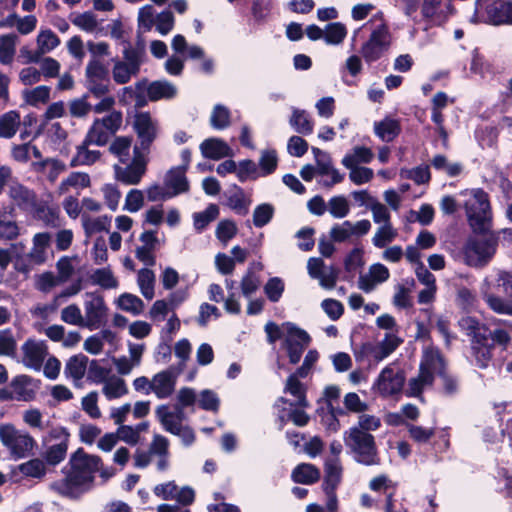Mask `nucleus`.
<instances>
[{"instance_id":"nucleus-16","label":"nucleus","mask_w":512,"mask_h":512,"mask_svg":"<svg viewBox=\"0 0 512 512\" xmlns=\"http://www.w3.org/2000/svg\"><path fill=\"white\" fill-rule=\"evenodd\" d=\"M177 375L174 366L154 375L150 388L157 398L165 399L174 392Z\"/></svg>"},{"instance_id":"nucleus-24","label":"nucleus","mask_w":512,"mask_h":512,"mask_svg":"<svg viewBox=\"0 0 512 512\" xmlns=\"http://www.w3.org/2000/svg\"><path fill=\"white\" fill-rule=\"evenodd\" d=\"M145 88L147 90V97L152 102L161 99H172L177 94L176 87L166 80L153 81Z\"/></svg>"},{"instance_id":"nucleus-63","label":"nucleus","mask_w":512,"mask_h":512,"mask_svg":"<svg viewBox=\"0 0 512 512\" xmlns=\"http://www.w3.org/2000/svg\"><path fill=\"white\" fill-rule=\"evenodd\" d=\"M308 142L300 136L293 135L287 144L288 153L294 157H302L308 151Z\"/></svg>"},{"instance_id":"nucleus-1","label":"nucleus","mask_w":512,"mask_h":512,"mask_svg":"<svg viewBox=\"0 0 512 512\" xmlns=\"http://www.w3.org/2000/svg\"><path fill=\"white\" fill-rule=\"evenodd\" d=\"M102 465L100 456L88 454L83 447H79L62 468L64 478L54 483V489L63 497L78 499L91 488L95 474Z\"/></svg>"},{"instance_id":"nucleus-60","label":"nucleus","mask_w":512,"mask_h":512,"mask_svg":"<svg viewBox=\"0 0 512 512\" xmlns=\"http://www.w3.org/2000/svg\"><path fill=\"white\" fill-rule=\"evenodd\" d=\"M199 407L205 411H218L220 407V400L217 394L209 389L201 391Z\"/></svg>"},{"instance_id":"nucleus-26","label":"nucleus","mask_w":512,"mask_h":512,"mask_svg":"<svg viewBox=\"0 0 512 512\" xmlns=\"http://www.w3.org/2000/svg\"><path fill=\"white\" fill-rule=\"evenodd\" d=\"M324 470L322 489L325 494H332L341 482L342 468L336 462L326 461Z\"/></svg>"},{"instance_id":"nucleus-62","label":"nucleus","mask_w":512,"mask_h":512,"mask_svg":"<svg viewBox=\"0 0 512 512\" xmlns=\"http://www.w3.org/2000/svg\"><path fill=\"white\" fill-rule=\"evenodd\" d=\"M88 95L74 99L69 104V112L72 117L81 118L86 116L91 110V104L87 102Z\"/></svg>"},{"instance_id":"nucleus-7","label":"nucleus","mask_w":512,"mask_h":512,"mask_svg":"<svg viewBox=\"0 0 512 512\" xmlns=\"http://www.w3.org/2000/svg\"><path fill=\"white\" fill-rule=\"evenodd\" d=\"M0 441L17 458H25L37 447L35 439L28 432H21L11 423L0 425Z\"/></svg>"},{"instance_id":"nucleus-57","label":"nucleus","mask_w":512,"mask_h":512,"mask_svg":"<svg viewBox=\"0 0 512 512\" xmlns=\"http://www.w3.org/2000/svg\"><path fill=\"white\" fill-rule=\"evenodd\" d=\"M409 436L417 443H427L435 434L434 428H424L422 426L406 423Z\"/></svg>"},{"instance_id":"nucleus-37","label":"nucleus","mask_w":512,"mask_h":512,"mask_svg":"<svg viewBox=\"0 0 512 512\" xmlns=\"http://www.w3.org/2000/svg\"><path fill=\"white\" fill-rule=\"evenodd\" d=\"M103 393L109 400L117 399L126 395L128 393V388L125 380L120 377L112 376L105 382Z\"/></svg>"},{"instance_id":"nucleus-13","label":"nucleus","mask_w":512,"mask_h":512,"mask_svg":"<svg viewBox=\"0 0 512 512\" xmlns=\"http://www.w3.org/2000/svg\"><path fill=\"white\" fill-rule=\"evenodd\" d=\"M133 128L139 139L141 148L149 152L151 145L156 139V128L152 123V118L149 112H139L135 114Z\"/></svg>"},{"instance_id":"nucleus-55","label":"nucleus","mask_w":512,"mask_h":512,"mask_svg":"<svg viewBox=\"0 0 512 512\" xmlns=\"http://www.w3.org/2000/svg\"><path fill=\"white\" fill-rule=\"evenodd\" d=\"M16 351V341L14 339L12 330L6 328L0 330V355L12 356Z\"/></svg>"},{"instance_id":"nucleus-20","label":"nucleus","mask_w":512,"mask_h":512,"mask_svg":"<svg viewBox=\"0 0 512 512\" xmlns=\"http://www.w3.org/2000/svg\"><path fill=\"white\" fill-rule=\"evenodd\" d=\"M165 185L173 189L170 192L172 197L188 192L190 185L186 177L185 167H172L166 174Z\"/></svg>"},{"instance_id":"nucleus-11","label":"nucleus","mask_w":512,"mask_h":512,"mask_svg":"<svg viewBox=\"0 0 512 512\" xmlns=\"http://www.w3.org/2000/svg\"><path fill=\"white\" fill-rule=\"evenodd\" d=\"M405 380L406 377L403 370H395L390 366H386L379 373L372 389L376 390L383 398L391 397L401 393Z\"/></svg>"},{"instance_id":"nucleus-53","label":"nucleus","mask_w":512,"mask_h":512,"mask_svg":"<svg viewBox=\"0 0 512 512\" xmlns=\"http://www.w3.org/2000/svg\"><path fill=\"white\" fill-rule=\"evenodd\" d=\"M329 212L334 218H344L348 215L350 208L344 196H334L329 202Z\"/></svg>"},{"instance_id":"nucleus-6","label":"nucleus","mask_w":512,"mask_h":512,"mask_svg":"<svg viewBox=\"0 0 512 512\" xmlns=\"http://www.w3.org/2000/svg\"><path fill=\"white\" fill-rule=\"evenodd\" d=\"M466 214L473 232H484L492 228V210L488 193L477 188L472 192V199L466 205Z\"/></svg>"},{"instance_id":"nucleus-40","label":"nucleus","mask_w":512,"mask_h":512,"mask_svg":"<svg viewBox=\"0 0 512 512\" xmlns=\"http://www.w3.org/2000/svg\"><path fill=\"white\" fill-rule=\"evenodd\" d=\"M86 78L87 82L105 80V82L109 83V70L101 61L92 59L86 66Z\"/></svg>"},{"instance_id":"nucleus-8","label":"nucleus","mask_w":512,"mask_h":512,"mask_svg":"<svg viewBox=\"0 0 512 512\" xmlns=\"http://www.w3.org/2000/svg\"><path fill=\"white\" fill-rule=\"evenodd\" d=\"M390 32L386 23L377 26L363 43L360 53L367 64L378 61L390 48Z\"/></svg>"},{"instance_id":"nucleus-14","label":"nucleus","mask_w":512,"mask_h":512,"mask_svg":"<svg viewBox=\"0 0 512 512\" xmlns=\"http://www.w3.org/2000/svg\"><path fill=\"white\" fill-rule=\"evenodd\" d=\"M487 23L499 25H512V2L507 0H494L486 5Z\"/></svg>"},{"instance_id":"nucleus-46","label":"nucleus","mask_w":512,"mask_h":512,"mask_svg":"<svg viewBox=\"0 0 512 512\" xmlns=\"http://www.w3.org/2000/svg\"><path fill=\"white\" fill-rule=\"evenodd\" d=\"M402 342L403 340L398 336L394 334H386L385 338L380 343L379 349H377L378 353L375 354V359L382 360L383 358L388 357Z\"/></svg>"},{"instance_id":"nucleus-49","label":"nucleus","mask_w":512,"mask_h":512,"mask_svg":"<svg viewBox=\"0 0 512 512\" xmlns=\"http://www.w3.org/2000/svg\"><path fill=\"white\" fill-rule=\"evenodd\" d=\"M438 377L442 381L443 392L445 395L453 396L459 391L458 378L448 372L447 366L438 371Z\"/></svg>"},{"instance_id":"nucleus-31","label":"nucleus","mask_w":512,"mask_h":512,"mask_svg":"<svg viewBox=\"0 0 512 512\" xmlns=\"http://www.w3.org/2000/svg\"><path fill=\"white\" fill-rule=\"evenodd\" d=\"M420 364L438 375V371L447 366V362L439 349L428 348L424 351Z\"/></svg>"},{"instance_id":"nucleus-10","label":"nucleus","mask_w":512,"mask_h":512,"mask_svg":"<svg viewBox=\"0 0 512 512\" xmlns=\"http://www.w3.org/2000/svg\"><path fill=\"white\" fill-rule=\"evenodd\" d=\"M283 326L286 327L287 336L284 339L283 347L287 352L289 362L297 364L302 357L304 350L310 345L311 337L303 329L297 327L292 322H285Z\"/></svg>"},{"instance_id":"nucleus-58","label":"nucleus","mask_w":512,"mask_h":512,"mask_svg":"<svg viewBox=\"0 0 512 512\" xmlns=\"http://www.w3.org/2000/svg\"><path fill=\"white\" fill-rule=\"evenodd\" d=\"M138 74L125 62L118 61L113 67V79L117 84H126L130 81L132 75Z\"/></svg>"},{"instance_id":"nucleus-3","label":"nucleus","mask_w":512,"mask_h":512,"mask_svg":"<svg viewBox=\"0 0 512 512\" xmlns=\"http://www.w3.org/2000/svg\"><path fill=\"white\" fill-rule=\"evenodd\" d=\"M464 247L463 255L465 263L470 267L482 268L486 266L496 254L499 233L488 228L484 232H473Z\"/></svg>"},{"instance_id":"nucleus-38","label":"nucleus","mask_w":512,"mask_h":512,"mask_svg":"<svg viewBox=\"0 0 512 512\" xmlns=\"http://www.w3.org/2000/svg\"><path fill=\"white\" fill-rule=\"evenodd\" d=\"M138 285L142 295L151 300L154 297V283L155 275L154 272L148 268H142L138 272Z\"/></svg>"},{"instance_id":"nucleus-19","label":"nucleus","mask_w":512,"mask_h":512,"mask_svg":"<svg viewBox=\"0 0 512 512\" xmlns=\"http://www.w3.org/2000/svg\"><path fill=\"white\" fill-rule=\"evenodd\" d=\"M200 150L203 157L212 160H220L231 156V148L224 140L219 138H209L204 140L200 144Z\"/></svg>"},{"instance_id":"nucleus-44","label":"nucleus","mask_w":512,"mask_h":512,"mask_svg":"<svg viewBox=\"0 0 512 512\" xmlns=\"http://www.w3.org/2000/svg\"><path fill=\"white\" fill-rule=\"evenodd\" d=\"M274 211L275 209L272 204H259L253 212V224L258 228L264 227L272 220Z\"/></svg>"},{"instance_id":"nucleus-47","label":"nucleus","mask_w":512,"mask_h":512,"mask_svg":"<svg viewBox=\"0 0 512 512\" xmlns=\"http://www.w3.org/2000/svg\"><path fill=\"white\" fill-rule=\"evenodd\" d=\"M89 363L87 379L95 384H100L108 380L111 373L110 368L103 367L99 364V360L93 359Z\"/></svg>"},{"instance_id":"nucleus-25","label":"nucleus","mask_w":512,"mask_h":512,"mask_svg":"<svg viewBox=\"0 0 512 512\" xmlns=\"http://www.w3.org/2000/svg\"><path fill=\"white\" fill-rule=\"evenodd\" d=\"M89 145H91V141L83 140V142L77 146V152L70 161V167L74 168L80 165H92L100 159L101 152L98 150H89Z\"/></svg>"},{"instance_id":"nucleus-59","label":"nucleus","mask_w":512,"mask_h":512,"mask_svg":"<svg viewBox=\"0 0 512 512\" xmlns=\"http://www.w3.org/2000/svg\"><path fill=\"white\" fill-rule=\"evenodd\" d=\"M321 307L332 321H337L344 314V305L336 299H324L321 303Z\"/></svg>"},{"instance_id":"nucleus-23","label":"nucleus","mask_w":512,"mask_h":512,"mask_svg":"<svg viewBox=\"0 0 512 512\" xmlns=\"http://www.w3.org/2000/svg\"><path fill=\"white\" fill-rule=\"evenodd\" d=\"M321 473L318 467L311 463H300L292 471L293 482L312 485L319 481Z\"/></svg>"},{"instance_id":"nucleus-36","label":"nucleus","mask_w":512,"mask_h":512,"mask_svg":"<svg viewBox=\"0 0 512 512\" xmlns=\"http://www.w3.org/2000/svg\"><path fill=\"white\" fill-rule=\"evenodd\" d=\"M231 124V112L222 105L216 104L210 116V125L216 130H224Z\"/></svg>"},{"instance_id":"nucleus-39","label":"nucleus","mask_w":512,"mask_h":512,"mask_svg":"<svg viewBox=\"0 0 512 512\" xmlns=\"http://www.w3.org/2000/svg\"><path fill=\"white\" fill-rule=\"evenodd\" d=\"M17 36L5 34L0 36V63L8 65L13 61Z\"/></svg>"},{"instance_id":"nucleus-9","label":"nucleus","mask_w":512,"mask_h":512,"mask_svg":"<svg viewBox=\"0 0 512 512\" xmlns=\"http://www.w3.org/2000/svg\"><path fill=\"white\" fill-rule=\"evenodd\" d=\"M70 436L71 434L69 430L62 426L52 428L49 431L48 437H46L43 442L46 443L52 440H56L58 442L48 446L42 453V458L47 465L56 466L65 459L69 447Z\"/></svg>"},{"instance_id":"nucleus-22","label":"nucleus","mask_w":512,"mask_h":512,"mask_svg":"<svg viewBox=\"0 0 512 512\" xmlns=\"http://www.w3.org/2000/svg\"><path fill=\"white\" fill-rule=\"evenodd\" d=\"M374 132L382 141L392 142L401 134L402 127L399 120L385 117L374 123Z\"/></svg>"},{"instance_id":"nucleus-34","label":"nucleus","mask_w":512,"mask_h":512,"mask_svg":"<svg viewBox=\"0 0 512 512\" xmlns=\"http://www.w3.org/2000/svg\"><path fill=\"white\" fill-rule=\"evenodd\" d=\"M347 28L342 22H331L324 30V40L329 45L341 44L347 36Z\"/></svg>"},{"instance_id":"nucleus-50","label":"nucleus","mask_w":512,"mask_h":512,"mask_svg":"<svg viewBox=\"0 0 512 512\" xmlns=\"http://www.w3.org/2000/svg\"><path fill=\"white\" fill-rule=\"evenodd\" d=\"M240 286L242 294L245 297H250L251 294L258 290L260 286V280L259 277L251 268L247 269L246 273L244 274L241 280Z\"/></svg>"},{"instance_id":"nucleus-30","label":"nucleus","mask_w":512,"mask_h":512,"mask_svg":"<svg viewBox=\"0 0 512 512\" xmlns=\"http://www.w3.org/2000/svg\"><path fill=\"white\" fill-rule=\"evenodd\" d=\"M37 43L41 51L31 56L30 62H38L40 54L56 48L60 44V39L52 30L48 29L39 33Z\"/></svg>"},{"instance_id":"nucleus-43","label":"nucleus","mask_w":512,"mask_h":512,"mask_svg":"<svg viewBox=\"0 0 512 512\" xmlns=\"http://www.w3.org/2000/svg\"><path fill=\"white\" fill-rule=\"evenodd\" d=\"M45 464L43 458H33L20 464L19 471L27 477L41 478L46 474Z\"/></svg>"},{"instance_id":"nucleus-4","label":"nucleus","mask_w":512,"mask_h":512,"mask_svg":"<svg viewBox=\"0 0 512 512\" xmlns=\"http://www.w3.org/2000/svg\"><path fill=\"white\" fill-rule=\"evenodd\" d=\"M511 341L509 333L501 328L491 330L486 324L471 337V350L479 368L488 367L496 345L506 348Z\"/></svg>"},{"instance_id":"nucleus-41","label":"nucleus","mask_w":512,"mask_h":512,"mask_svg":"<svg viewBox=\"0 0 512 512\" xmlns=\"http://www.w3.org/2000/svg\"><path fill=\"white\" fill-rule=\"evenodd\" d=\"M259 166L262 176H268L274 173L278 166V156L275 149H265L262 151Z\"/></svg>"},{"instance_id":"nucleus-28","label":"nucleus","mask_w":512,"mask_h":512,"mask_svg":"<svg viewBox=\"0 0 512 512\" xmlns=\"http://www.w3.org/2000/svg\"><path fill=\"white\" fill-rule=\"evenodd\" d=\"M89 280L91 284L98 285L105 290L115 289L119 285L117 278L113 275L109 266L94 270L89 276Z\"/></svg>"},{"instance_id":"nucleus-12","label":"nucleus","mask_w":512,"mask_h":512,"mask_svg":"<svg viewBox=\"0 0 512 512\" xmlns=\"http://www.w3.org/2000/svg\"><path fill=\"white\" fill-rule=\"evenodd\" d=\"M87 300L84 303L85 307V326L93 331L100 328L106 322L108 307L104 301V297L97 292H87Z\"/></svg>"},{"instance_id":"nucleus-17","label":"nucleus","mask_w":512,"mask_h":512,"mask_svg":"<svg viewBox=\"0 0 512 512\" xmlns=\"http://www.w3.org/2000/svg\"><path fill=\"white\" fill-rule=\"evenodd\" d=\"M24 354V364L28 368L39 371L43 365L44 359L48 353L46 344L28 339L22 346Z\"/></svg>"},{"instance_id":"nucleus-45","label":"nucleus","mask_w":512,"mask_h":512,"mask_svg":"<svg viewBox=\"0 0 512 512\" xmlns=\"http://www.w3.org/2000/svg\"><path fill=\"white\" fill-rule=\"evenodd\" d=\"M285 290L284 281L280 277H271L264 285V293L269 301L276 303L280 300Z\"/></svg>"},{"instance_id":"nucleus-21","label":"nucleus","mask_w":512,"mask_h":512,"mask_svg":"<svg viewBox=\"0 0 512 512\" xmlns=\"http://www.w3.org/2000/svg\"><path fill=\"white\" fill-rule=\"evenodd\" d=\"M9 197L22 210L34 207L37 201L36 193L20 183L10 186Z\"/></svg>"},{"instance_id":"nucleus-64","label":"nucleus","mask_w":512,"mask_h":512,"mask_svg":"<svg viewBox=\"0 0 512 512\" xmlns=\"http://www.w3.org/2000/svg\"><path fill=\"white\" fill-rule=\"evenodd\" d=\"M395 237V233L390 224H385L380 227L374 237L372 238V242L374 246L377 248H384L389 242L393 240Z\"/></svg>"},{"instance_id":"nucleus-29","label":"nucleus","mask_w":512,"mask_h":512,"mask_svg":"<svg viewBox=\"0 0 512 512\" xmlns=\"http://www.w3.org/2000/svg\"><path fill=\"white\" fill-rule=\"evenodd\" d=\"M289 123L299 134L310 135L313 132L314 123L305 110L294 108Z\"/></svg>"},{"instance_id":"nucleus-35","label":"nucleus","mask_w":512,"mask_h":512,"mask_svg":"<svg viewBox=\"0 0 512 512\" xmlns=\"http://www.w3.org/2000/svg\"><path fill=\"white\" fill-rule=\"evenodd\" d=\"M117 306L133 315H139L144 309V302L136 295L125 292L118 297Z\"/></svg>"},{"instance_id":"nucleus-2","label":"nucleus","mask_w":512,"mask_h":512,"mask_svg":"<svg viewBox=\"0 0 512 512\" xmlns=\"http://www.w3.org/2000/svg\"><path fill=\"white\" fill-rule=\"evenodd\" d=\"M481 294L494 313L512 316V272L498 270L494 276L485 278Z\"/></svg>"},{"instance_id":"nucleus-51","label":"nucleus","mask_w":512,"mask_h":512,"mask_svg":"<svg viewBox=\"0 0 512 512\" xmlns=\"http://www.w3.org/2000/svg\"><path fill=\"white\" fill-rule=\"evenodd\" d=\"M83 226L86 234L88 235L101 231L109 232L111 227V216L103 215L94 220L84 221Z\"/></svg>"},{"instance_id":"nucleus-33","label":"nucleus","mask_w":512,"mask_h":512,"mask_svg":"<svg viewBox=\"0 0 512 512\" xmlns=\"http://www.w3.org/2000/svg\"><path fill=\"white\" fill-rule=\"evenodd\" d=\"M20 123V114L17 111H9L0 117V137L12 138Z\"/></svg>"},{"instance_id":"nucleus-27","label":"nucleus","mask_w":512,"mask_h":512,"mask_svg":"<svg viewBox=\"0 0 512 512\" xmlns=\"http://www.w3.org/2000/svg\"><path fill=\"white\" fill-rule=\"evenodd\" d=\"M89 358L82 354L71 356L65 365V374L72 377L74 380L79 381L85 376Z\"/></svg>"},{"instance_id":"nucleus-15","label":"nucleus","mask_w":512,"mask_h":512,"mask_svg":"<svg viewBox=\"0 0 512 512\" xmlns=\"http://www.w3.org/2000/svg\"><path fill=\"white\" fill-rule=\"evenodd\" d=\"M39 384L40 380L21 374L11 380L10 387L13 389L15 400L28 402L35 398Z\"/></svg>"},{"instance_id":"nucleus-48","label":"nucleus","mask_w":512,"mask_h":512,"mask_svg":"<svg viewBox=\"0 0 512 512\" xmlns=\"http://www.w3.org/2000/svg\"><path fill=\"white\" fill-rule=\"evenodd\" d=\"M237 232L236 223L233 220L224 219L218 223L215 234L220 242L226 244L237 235Z\"/></svg>"},{"instance_id":"nucleus-56","label":"nucleus","mask_w":512,"mask_h":512,"mask_svg":"<svg viewBox=\"0 0 512 512\" xmlns=\"http://www.w3.org/2000/svg\"><path fill=\"white\" fill-rule=\"evenodd\" d=\"M191 350H192L191 344H190L189 340L186 338L179 340L175 344V348H174L175 355L181 359L178 366L175 367L176 374H180L183 371V369L185 367V362L190 358Z\"/></svg>"},{"instance_id":"nucleus-42","label":"nucleus","mask_w":512,"mask_h":512,"mask_svg":"<svg viewBox=\"0 0 512 512\" xmlns=\"http://www.w3.org/2000/svg\"><path fill=\"white\" fill-rule=\"evenodd\" d=\"M156 414L166 431L174 435L177 433V431H179L181 423L174 419V414H172V411L168 410L167 405L163 404L158 406L156 409Z\"/></svg>"},{"instance_id":"nucleus-52","label":"nucleus","mask_w":512,"mask_h":512,"mask_svg":"<svg viewBox=\"0 0 512 512\" xmlns=\"http://www.w3.org/2000/svg\"><path fill=\"white\" fill-rule=\"evenodd\" d=\"M26 102L31 106H37L38 103H47L50 99V87L40 85L31 91H25Z\"/></svg>"},{"instance_id":"nucleus-54","label":"nucleus","mask_w":512,"mask_h":512,"mask_svg":"<svg viewBox=\"0 0 512 512\" xmlns=\"http://www.w3.org/2000/svg\"><path fill=\"white\" fill-rule=\"evenodd\" d=\"M99 125H100V120L96 119L94 121V124L92 125V127L89 129V131H88L87 135L85 136L84 140L91 141V144H96L98 146H104V145L107 144V142L109 140V135Z\"/></svg>"},{"instance_id":"nucleus-32","label":"nucleus","mask_w":512,"mask_h":512,"mask_svg":"<svg viewBox=\"0 0 512 512\" xmlns=\"http://www.w3.org/2000/svg\"><path fill=\"white\" fill-rule=\"evenodd\" d=\"M219 216L218 205L211 203L204 211L193 214V224L197 232H202L212 221Z\"/></svg>"},{"instance_id":"nucleus-18","label":"nucleus","mask_w":512,"mask_h":512,"mask_svg":"<svg viewBox=\"0 0 512 512\" xmlns=\"http://www.w3.org/2000/svg\"><path fill=\"white\" fill-rule=\"evenodd\" d=\"M284 393H288L296 398L294 403H290L292 407H299L306 409L310 407V403L307 398V387L299 379H296L294 375L287 377Z\"/></svg>"},{"instance_id":"nucleus-61","label":"nucleus","mask_w":512,"mask_h":512,"mask_svg":"<svg viewBox=\"0 0 512 512\" xmlns=\"http://www.w3.org/2000/svg\"><path fill=\"white\" fill-rule=\"evenodd\" d=\"M174 15L170 10H164L156 16V30L161 35L168 34L174 27Z\"/></svg>"},{"instance_id":"nucleus-5","label":"nucleus","mask_w":512,"mask_h":512,"mask_svg":"<svg viewBox=\"0 0 512 512\" xmlns=\"http://www.w3.org/2000/svg\"><path fill=\"white\" fill-rule=\"evenodd\" d=\"M343 440L357 463L364 466L381 463L375 437L371 433L359 428H349L344 432Z\"/></svg>"}]
</instances>
